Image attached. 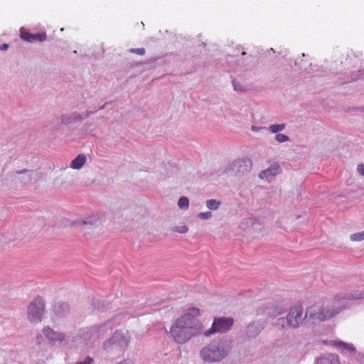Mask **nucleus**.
<instances>
[{
  "label": "nucleus",
  "mask_w": 364,
  "mask_h": 364,
  "mask_svg": "<svg viewBox=\"0 0 364 364\" xmlns=\"http://www.w3.org/2000/svg\"><path fill=\"white\" fill-rule=\"evenodd\" d=\"M200 309L191 307L186 309L172 323L169 333L179 344L187 343L193 337L203 333V326L198 319Z\"/></svg>",
  "instance_id": "1"
},
{
  "label": "nucleus",
  "mask_w": 364,
  "mask_h": 364,
  "mask_svg": "<svg viewBox=\"0 0 364 364\" xmlns=\"http://www.w3.org/2000/svg\"><path fill=\"white\" fill-rule=\"evenodd\" d=\"M344 308L343 301L335 296L309 306L305 312V318L311 320V323L323 321L331 318Z\"/></svg>",
  "instance_id": "2"
},
{
  "label": "nucleus",
  "mask_w": 364,
  "mask_h": 364,
  "mask_svg": "<svg viewBox=\"0 0 364 364\" xmlns=\"http://www.w3.org/2000/svg\"><path fill=\"white\" fill-rule=\"evenodd\" d=\"M228 355V350L218 342H213L200 350V356L208 363L219 362Z\"/></svg>",
  "instance_id": "3"
},
{
  "label": "nucleus",
  "mask_w": 364,
  "mask_h": 364,
  "mask_svg": "<svg viewBox=\"0 0 364 364\" xmlns=\"http://www.w3.org/2000/svg\"><path fill=\"white\" fill-rule=\"evenodd\" d=\"M130 337L120 331H116L112 337L104 342V348L124 351L128 346Z\"/></svg>",
  "instance_id": "4"
},
{
  "label": "nucleus",
  "mask_w": 364,
  "mask_h": 364,
  "mask_svg": "<svg viewBox=\"0 0 364 364\" xmlns=\"http://www.w3.org/2000/svg\"><path fill=\"white\" fill-rule=\"evenodd\" d=\"M44 302L42 298L38 296L28 306V317L31 322L41 321L44 312Z\"/></svg>",
  "instance_id": "5"
},
{
  "label": "nucleus",
  "mask_w": 364,
  "mask_h": 364,
  "mask_svg": "<svg viewBox=\"0 0 364 364\" xmlns=\"http://www.w3.org/2000/svg\"><path fill=\"white\" fill-rule=\"evenodd\" d=\"M233 324V319L230 317H219L215 318L211 328L203 332L205 336H209L215 333H225L230 330Z\"/></svg>",
  "instance_id": "6"
},
{
  "label": "nucleus",
  "mask_w": 364,
  "mask_h": 364,
  "mask_svg": "<svg viewBox=\"0 0 364 364\" xmlns=\"http://www.w3.org/2000/svg\"><path fill=\"white\" fill-rule=\"evenodd\" d=\"M104 332L105 327L92 326L83 329L80 333V337L85 345H90L104 336Z\"/></svg>",
  "instance_id": "7"
},
{
  "label": "nucleus",
  "mask_w": 364,
  "mask_h": 364,
  "mask_svg": "<svg viewBox=\"0 0 364 364\" xmlns=\"http://www.w3.org/2000/svg\"><path fill=\"white\" fill-rule=\"evenodd\" d=\"M305 316L303 317V308L301 306L291 307L287 314V325L289 328H298L303 322Z\"/></svg>",
  "instance_id": "8"
},
{
  "label": "nucleus",
  "mask_w": 364,
  "mask_h": 364,
  "mask_svg": "<svg viewBox=\"0 0 364 364\" xmlns=\"http://www.w3.org/2000/svg\"><path fill=\"white\" fill-rule=\"evenodd\" d=\"M46 337L51 342H62L65 339V336L63 333L55 332L49 327H46L43 330Z\"/></svg>",
  "instance_id": "9"
},
{
  "label": "nucleus",
  "mask_w": 364,
  "mask_h": 364,
  "mask_svg": "<svg viewBox=\"0 0 364 364\" xmlns=\"http://www.w3.org/2000/svg\"><path fill=\"white\" fill-rule=\"evenodd\" d=\"M279 172H280L279 166L277 164H274L267 169L262 171L259 173V177L261 178H265V179L269 181L272 177L276 176Z\"/></svg>",
  "instance_id": "10"
},
{
  "label": "nucleus",
  "mask_w": 364,
  "mask_h": 364,
  "mask_svg": "<svg viewBox=\"0 0 364 364\" xmlns=\"http://www.w3.org/2000/svg\"><path fill=\"white\" fill-rule=\"evenodd\" d=\"M18 174L17 178H16V182L23 183V184H27L31 182L32 179V173L33 172L28 170H23L21 171L16 172Z\"/></svg>",
  "instance_id": "11"
},
{
  "label": "nucleus",
  "mask_w": 364,
  "mask_h": 364,
  "mask_svg": "<svg viewBox=\"0 0 364 364\" xmlns=\"http://www.w3.org/2000/svg\"><path fill=\"white\" fill-rule=\"evenodd\" d=\"M316 364H341L338 356L328 354L317 359Z\"/></svg>",
  "instance_id": "12"
},
{
  "label": "nucleus",
  "mask_w": 364,
  "mask_h": 364,
  "mask_svg": "<svg viewBox=\"0 0 364 364\" xmlns=\"http://www.w3.org/2000/svg\"><path fill=\"white\" fill-rule=\"evenodd\" d=\"M86 157L83 154H79L71 163V167L74 169L80 168L85 163Z\"/></svg>",
  "instance_id": "13"
},
{
  "label": "nucleus",
  "mask_w": 364,
  "mask_h": 364,
  "mask_svg": "<svg viewBox=\"0 0 364 364\" xmlns=\"http://www.w3.org/2000/svg\"><path fill=\"white\" fill-rule=\"evenodd\" d=\"M261 331V327L256 323H251L247 327V334L249 337H254Z\"/></svg>",
  "instance_id": "14"
},
{
  "label": "nucleus",
  "mask_w": 364,
  "mask_h": 364,
  "mask_svg": "<svg viewBox=\"0 0 364 364\" xmlns=\"http://www.w3.org/2000/svg\"><path fill=\"white\" fill-rule=\"evenodd\" d=\"M274 326L278 330H284L287 326L286 318H278L274 322Z\"/></svg>",
  "instance_id": "15"
},
{
  "label": "nucleus",
  "mask_w": 364,
  "mask_h": 364,
  "mask_svg": "<svg viewBox=\"0 0 364 364\" xmlns=\"http://www.w3.org/2000/svg\"><path fill=\"white\" fill-rule=\"evenodd\" d=\"M220 205V202L215 199H210L206 201V206L208 209L215 210H217Z\"/></svg>",
  "instance_id": "16"
},
{
  "label": "nucleus",
  "mask_w": 364,
  "mask_h": 364,
  "mask_svg": "<svg viewBox=\"0 0 364 364\" xmlns=\"http://www.w3.org/2000/svg\"><path fill=\"white\" fill-rule=\"evenodd\" d=\"M20 37L23 41L31 42L32 33H31L28 31H27L25 28H21L20 29Z\"/></svg>",
  "instance_id": "17"
},
{
  "label": "nucleus",
  "mask_w": 364,
  "mask_h": 364,
  "mask_svg": "<svg viewBox=\"0 0 364 364\" xmlns=\"http://www.w3.org/2000/svg\"><path fill=\"white\" fill-rule=\"evenodd\" d=\"M178 205L181 209H188L189 205L188 198L186 196H182L178 201Z\"/></svg>",
  "instance_id": "18"
},
{
  "label": "nucleus",
  "mask_w": 364,
  "mask_h": 364,
  "mask_svg": "<svg viewBox=\"0 0 364 364\" xmlns=\"http://www.w3.org/2000/svg\"><path fill=\"white\" fill-rule=\"evenodd\" d=\"M47 35L45 33L32 34L31 42H42L46 40Z\"/></svg>",
  "instance_id": "19"
},
{
  "label": "nucleus",
  "mask_w": 364,
  "mask_h": 364,
  "mask_svg": "<svg viewBox=\"0 0 364 364\" xmlns=\"http://www.w3.org/2000/svg\"><path fill=\"white\" fill-rule=\"evenodd\" d=\"M284 309L282 307L272 306L269 310V314L273 316H277L284 314Z\"/></svg>",
  "instance_id": "20"
},
{
  "label": "nucleus",
  "mask_w": 364,
  "mask_h": 364,
  "mask_svg": "<svg viewBox=\"0 0 364 364\" xmlns=\"http://www.w3.org/2000/svg\"><path fill=\"white\" fill-rule=\"evenodd\" d=\"M285 127V125L284 124H273L269 127V130L272 133H277L278 132L282 131Z\"/></svg>",
  "instance_id": "21"
},
{
  "label": "nucleus",
  "mask_w": 364,
  "mask_h": 364,
  "mask_svg": "<svg viewBox=\"0 0 364 364\" xmlns=\"http://www.w3.org/2000/svg\"><path fill=\"white\" fill-rule=\"evenodd\" d=\"M350 240L352 241H361L364 240V231L361 232L354 233L350 236Z\"/></svg>",
  "instance_id": "22"
},
{
  "label": "nucleus",
  "mask_w": 364,
  "mask_h": 364,
  "mask_svg": "<svg viewBox=\"0 0 364 364\" xmlns=\"http://www.w3.org/2000/svg\"><path fill=\"white\" fill-rule=\"evenodd\" d=\"M276 139L278 142H284L289 140V137L283 134H278L276 135Z\"/></svg>",
  "instance_id": "23"
},
{
  "label": "nucleus",
  "mask_w": 364,
  "mask_h": 364,
  "mask_svg": "<svg viewBox=\"0 0 364 364\" xmlns=\"http://www.w3.org/2000/svg\"><path fill=\"white\" fill-rule=\"evenodd\" d=\"M339 346L343 347V349L348 350L350 351L355 350V348L353 345H349L348 343H345L343 342H340L338 344Z\"/></svg>",
  "instance_id": "24"
},
{
  "label": "nucleus",
  "mask_w": 364,
  "mask_h": 364,
  "mask_svg": "<svg viewBox=\"0 0 364 364\" xmlns=\"http://www.w3.org/2000/svg\"><path fill=\"white\" fill-rule=\"evenodd\" d=\"M173 230L179 233L184 234L188 232V229L186 225H183L181 227H175Z\"/></svg>",
  "instance_id": "25"
},
{
  "label": "nucleus",
  "mask_w": 364,
  "mask_h": 364,
  "mask_svg": "<svg viewBox=\"0 0 364 364\" xmlns=\"http://www.w3.org/2000/svg\"><path fill=\"white\" fill-rule=\"evenodd\" d=\"M132 53H136L137 55H143L145 53V49L144 48H134L130 50Z\"/></svg>",
  "instance_id": "26"
},
{
  "label": "nucleus",
  "mask_w": 364,
  "mask_h": 364,
  "mask_svg": "<svg viewBox=\"0 0 364 364\" xmlns=\"http://www.w3.org/2000/svg\"><path fill=\"white\" fill-rule=\"evenodd\" d=\"M212 215L211 213L208 211L205 213H200L198 216L202 219H208Z\"/></svg>",
  "instance_id": "27"
},
{
  "label": "nucleus",
  "mask_w": 364,
  "mask_h": 364,
  "mask_svg": "<svg viewBox=\"0 0 364 364\" xmlns=\"http://www.w3.org/2000/svg\"><path fill=\"white\" fill-rule=\"evenodd\" d=\"M358 171L360 172L361 175L364 176V166L363 164H360L358 166Z\"/></svg>",
  "instance_id": "28"
},
{
  "label": "nucleus",
  "mask_w": 364,
  "mask_h": 364,
  "mask_svg": "<svg viewBox=\"0 0 364 364\" xmlns=\"http://www.w3.org/2000/svg\"><path fill=\"white\" fill-rule=\"evenodd\" d=\"M118 364H133V363L131 360H124L123 362H121Z\"/></svg>",
  "instance_id": "29"
},
{
  "label": "nucleus",
  "mask_w": 364,
  "mask_h": 364,
  "mask_svg": "<svg viewBox=\"0 0 364 364\" xmlns=\"http://www.w3.org/2000/svg\"><path fill=\"white\" fill-rule=\"evenodd\" d=\"M9 48V45H8V44H6V43H4V44H3V45H2V46L1 47V50H7V48Z\"/></svg>",
  "instance_id": "30"
},
{
  "label": "nucleus",
  "mask_w": 364,
  "mask_h": 364,
  "mask_svg": "<svg viewBox=\"0 0 364 364\" xmlns=\"http://www.w3.org/2000/svg\"><path fill=\"white\" fill-rule=\"evenodd\" d=\"M233 85L235 90L242 91V89H240L239 87H237V85L235 83V81H233Z\"/></svg>",
  "instance_id": "31"
},
{
  "label": "nucleus",
  "mask_w": 364,
  "mask_h": 364,
  "mask_svg": "<svg viewBox=\"0 0 364 364\" xmlns=\"http://www.w3.org/2000/svg\"><path fill=\"white\" fill-rule=\"evenodd\" d=\"M246 53L245 52H242V55H245Z\"/></svg>",
  "instance_id": "32"
}]
</instances>
